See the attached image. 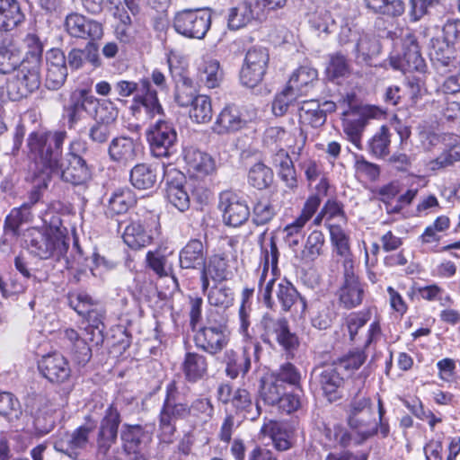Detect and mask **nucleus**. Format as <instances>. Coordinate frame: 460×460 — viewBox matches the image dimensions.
<instances>
[{
  "mask_svg": "<svg viewBox=\"0 0 460 460\" xmlns=\"http://www.w3.org/2000/svg\"><path fill=\"white\" fill-rule=\"evenodd\" d=\"M27 146L30 157L41 166L34 173L29 201L22 204L31 209L40 200L41 190L48 189L53 181L52 175L58 172V131L32 132L29 135Z\"/></svg>",
  "mask_w": 460,
  "mask_h": 460,
  "instance_id": "1",
  "label": "nucleus"
},
{
  "mask_svg": "<svg viewBox=\"0 0 460 460\" xmlns=\"http://www.w3.org/2000/svg\"><path fill=\"white\" fill-rule=\"evenodd\" d=\"M42 221V230L29 228L22 234V246L33 256L47 260L54 255L58 247V217L54 207L43 213Z\"/></svg>",
  "mask_w": 460,
  "mask_h": 460,
  "instance_id": "2",
  "label": "nucleus"
},
{
  "mask_svg": "<svg viewBox=\"0 0 460 460\" xmlns=\"http://www.w3.org/2000/svg\"><path fill=\"white\" fill-rule=\"evenodd\" d=\"M354 94H347L346 98L340 102L343 108V131L348 136L349 141L358 148L360 146L362 132L370 119H376L383 115L382 111L376 106L364 105L354 106Z\"/></svg>",
  "mask_w": 460,
  "mask_h": 460,
  "instance_id": "3",
  "label": "nucleus"
},
{
  "mask_svg": "<svg viewBox=\"0 0 460 460\" xmlns=\"http://www.w3.org/2000/svg\"><path fill=\"white\" fill-rule=\"evenodd\" d=\"M85 145L80 140L71 142L66 157L59 164L60 177L64 181L74 185L86 182L91 178V172L81 154Z\"/></svg>",
  "mask_w": 460,
  "mask_h": 460,
  "instance_id": "4",
  "label": "nucleus"
},
{
  "mask_svg": "<svg viewBox=\"0 0 460 460\" xmlns=\"http://www.w3.org/2000/svg\"><path fill=\"white\" fill-rule=\"evenodd\" d=\"M121 447L128 460H148L147 447L152 433L140 424L124 423L120 429Z\"/></svg>",
  "mask_w": 460,
  "mask_h": 460,
  "instance_id": "5",
  "label": "nucleus"
},
{
  "mask_svg": "<svg viewBox=\"0 0 460 460\" xmlns=\"http://www.w3.org/2000/svg\"><path fill=\"white\" fill-rule=\"evenodd\" d=\"M150 150L155 157H170L176 152L177 132L172 122L158 119L146 130Z\"/></svg>",
  "mask_w": 460,
  "mask_h": 460,
  "instance_id": "6",
  "label": "nucleus"
},
{
  "mask_svg": "<svg viewBox=\"0 0 460 460\" xmlns=\"http://www.w3.org/2000/svg\"><path fill=\"white\" fill-rule=\"evenodd\" d=\"M211 25V14L205 9H185L178 12L173 19L175 31L187 38L203 39Z\"/></svg>",
  "mask_w": 460,
  "mask_h": 460,
  "instance_id": "7",
  "label": "nucleus"
},
{
  "mask_svg": "<svg viewBox=\"0 0 460 460\" xmlns=\"http://www.w3.org/2000/svg\"><path fill=\"white\" fill-rule=\"evenodd\" d=\"M256 117L257 111L253 108L229 104L217 115L212 130L217 135L234 133L243 128L247 123L255 119Z\"/></svg>",
  "mask_w": 460,
  "mask_h": 460,
  "instance_id": "8",
  "label": "nucleus"
},
{
  "mask_svg": "<svg viewBox=\"0 0 460 460\" xmlns=\"http://www.w3.org/2000/svg\"><path fill=\"white\" fill-rule=\"evenodd\" d=\"M228 332L226 324L207 320L205 326L199 328L194 335L196 347L209 355H217L228 344Z\"/></svg>",
  "mask_w": 460,
  "mask_h": 460,
  "instance_id": "9",
  "label": "nucleus"
},
{
  "mask_svg": "<svg viewBox=\"0 0 460 460\" xmlns=\"http://www.w3.org/2000/svg\"><path fill=\"white\" fill-rule=\"evenodd\" d=\"M269 52L262 47L251 48L244 58L240 71V81L246 87L253 88L263 79L269 63Z\"/></svg>",
  "mask_w": 460,
  "mask_h": 460,
  "instance_id": "10",
  "label": "nucleus"
},
{
  "mask_svg": "<svg viewBox=\"0 0 460 460\" xmlns=\"http://www.w3.org/2000/svg\"><path fill=\"white\" fill-rule=\"evenodd\" d=\"M261 324L263 328L261 338L264 343L271 345L273 341H277L286 350H291L297 347L298 339L295 333L290 332L286 318H274L265 314Z\"/></svg>",
  "mask_w": 460,
  "mask_h": 460,
  "instance_id": "11",
  "label": "nucleus"
},
{
  "mask_svg": "<svg viewBox=\"0 0 460 460\" xmlns=\"http://www.w3.org/2000/svg\"><path fill=\"white\" fill-rule=\"evenodd\" d=\"M132 115L140 119L142 111L146 119H153L158 115H164V109L159 102L156 89L151 84L149 77L140 79V93L133 97L130 106Z\"/></svg>",
  "mask_w": 460,
  "mask_h": 460,
  "instance_id": "12",
  "label": "nucleus"
},
{
  "mask_svg": "<svg viewBox=\"0 0 460 460\" xmlns=\"http://www.w3.org/2000/svg\"><path fill=\"white\" fill-rule=\"evenodd\" d=\"M217 396L222 403H231L235 411L245 419L253 420L260 415V407H254L252 396L246 389L234 390L229 384H221L217 387Z\"/></svg>",
  "mask_w": 460,
  "mask_h": 460,
  "instance_id": "13",
  "label": "nucleus"
},
{
  "mask_svg": "<svg viewBox=\"0 0 460 460\" xmlns=\"http://www.w3.org/2000/svg\"><path fill=\"white\" fill-rule=\"evenodd\" d=\"M40 84L37 66L22 64L16 75L7 84V95L13 102L27 98Z\"/></svg>",
  "mask_w": 460,
  "mask_h": 460,
  "instance_id": "14",
  "label": "nucleus"
},
{
  "mask_svg": "<svg viewBox=\"0 0 460 460\" xmlns=\"http://www.w3.org/2000/svg\"><path fill=\"white\" fill-rule=\"evenodd\" d=\"M391 66L403 73L407 72H423L426 64L420 54L416 36L412 32H408L402 39V53L398 57H391Z\"/></svg>",
  "mask_w": 460,
  "mask_h": 460,
  "instance_id": "15",
  "label": "nucleus"
},
{
  "mask_svg": "<svg viewBox=\"0 0 460 460\" xmlns=\"http://www.w3.org/2000/svg\"><path fill=\"white\" fill-rule=\"evenodd\" d=\"M120 414L117 408L111 404L105 411V415L101 420L97 436V456L101 460H106L112 445L117 441L118 429L120 423Z\"/></svg>",
  "mask_w": 460,
  "mask_h": 460,
  "instance_id": "16",
  "label": "nucleus"
},
{
  "mask_svg": "<svg viewBox=\"0 0 460 460\" xmlns=\"http://www.w3.org/2000/svg\"><path fill=\"white\" fill-rule=\"evenodd\" d=\"M59 254L63 251L68 252L69 246L72 243L73 247L70 252V255L65 256L66 270L70 282L77 283L80 281L81 277L85 273L82 270L83 256L81 249L78 245V241L75 238V233L71 234L66 227L62 228L61 222L59 221Z\"/></svg>",
  "mask_w": 460,
  "mask_h": 460,
  "instance_id": "17",
  "label": "nucleus"
},
{
  "mask_svg": "<svg viewBox=\"0 0 460 460\" xmlns=\"http://www.w3.org/2000/svg\"><path fill=\"white\" fill-rule=\"evenodd\" d=\"M142 154V145L138 139L121 135L111 139L108 146V155L119 166L128 167Z\"/></svg>",
  "mask_w": 460,
  "mask_h": 460,
  "instance_id": "18",
  "label": "nucleus"
},
{
  "mask_svg": "<svg viewBox=\"0 0 460 460\" xmlns=\"http://www.w3.org/2000/svg\"><path fill=\"white\" fill-rule=\"evenodd\" d=\"M167 200L181 212L190 208V196L184 187L185 176L175 168L164 172Z\"/></svg>",
  "mask_w": 460,
  "mask_h": 460,
  "instance_id": "19",
  "label": "nucleus"
},
{
  "mask_svg": "<svg viewBox=\"0 0 460 460\" xmlns=\"http://www.w3.org/2000/svg\"><path fill=\"white\" fill-rule=\"evenodd\" d=\"M363 288L354 272V266L349 261L343 269V284L338 291L340 304L346 309H351L362 303Z\"/></svg>",
  "mask_w": 460,
  "mask_h": 460,
  "instance_id": "20",
  "label": "nucleus"
},
{
  "mask_svg": "<svg viewBox=\"0 0 460 460\" xmlns=\"http://www.w3.org/2000/svg\"><path fill=\"white\" fill-rule=\"evenodd\" d=\"M65 28L67 33L75 38L95 41L102 37V23L89 20L79 13H70L65 21Z\"/></svg>",
  "mask_w": 460,
  "mask_h": 460,
  "instance_id": "21",
  "label": "nucleus"
},
{
  "mask_svg": "<svg viewBox=\"0 0 460 460\" xmlns=\"http://www.w3.org/2000/svg\"><path fill=\"white\" fill-rule=\"evenodd\" d=\"M219 208L225 223L234 227L243 225L250 216L247 204L232 192L220 194Z\"/></svg>",
  "mask_w": 460,
  "mask_h": 460,
  "instance_id": "22",
  "label": "nucleus"
},
{
  "mask_svg": "<svg viewBox=\"0 0 460 460\" xmlns=\"http://www.w3.org/2000/svg\"><path fill=\"white\" fill-rule=\"evenodd\" d=\"M258 346H244L241 352L227 349L224 355L226 362V373L232 379L236 378L240 374L246 375L251 368L252 354L255 353Z\"/></svg>",
  "mask_w": 460,
  "mask_h": 460,
  "instance_id": "23",
  "label": "nucleus"
},
{
  "mask_svg": "<svg viewBox=\"0 0 460 460\" xmlns=\"http://www.w3.org/2000/svg\"><path fill=\"white\" fill-rule=\"evenodd\" d=\"M313 376L327 396L335 394L343 385L345 379L344 373L334 362L314 368ZM329 400L332 398L330 397Z\"/></svg>",
  "mask_w": 460,
  "mask_h": 460,
  "instance_id": "24",
  "label": "nucleus"
},
{
  "mask_svg": "<svg viewBox=\"0 0 460 460\" xmlns=\"http://www.w3.org/2000/svg\"><path fill=\"white\" fill-rule=\"evenodd\" d=\"M161 179L158 165L148 163L135 164L129 171V182L137 190H147L155 188Z\"/></svg>",
  "mask_w": 460,
  "mask_h": 460,
  "instance_id": "25",
  "label": "nucleus"
},
{
  "mask_svg": "<svg viewBox=\"0 0 460 460\" xmlns=\"http://www.w3.org/2000/svg\"><path fill=\"white\" fill-rule=\"evenodd\" d=\"M184 160L188 172L197 178L213 174L217 171L215 159L208 153L198 149L186 150Z\"/></svg>",
  "mask_w": 460,
  "mask_h": 460,
  "instance_id": "26",
  "label": "nucleus"
},
{
  "mask_svg": "<svg viewBox=\"0 0 460 460\" xmlns=\"http://www.w3.org/2000/svg\"><path fill=\"white\" fill-rule=\"evenodd\" d=\"M207 261V250L199 239H190L180 251V267L185 270H200Z\"/></svg>",
  "mask_w": 460,
  "mask_h": 460,
  "instance_id": "27",
  "label": "nucleus"
},
{
  "mask_svg": "<svg viewBox=\"0 0 460 460\" xmlns=\"http://www.w3.org/2000/svg\"><path fill=\"white\" fill-rule=\"evenodd\" d=\"M258 10L252 0H243L236 6L231 7L227 14L228 28L233 31L239 30L252 19H261Z\"/></svg>",
  "mask_w": 460,
  "mask_h": 460,
  "instance_id": "28",
  "label": "nucleus"
},
{
  "mask_svg": "<svg viewBox=\"0 0 460 460\" xmlns=\"http://www.w3.org/2000/svg\"><path fill=\"white\" fill-rule=\"evenodd\" d=\"M25 21L19 0H0V31H11Z\"/></svg>",
  "mask_w": 460,
  "mask_h": 460,
  "instance_id": "29",
  "label": "nucleus"
},
{
  "mask_svg": "<svg viewBox=\"0 0 460 460\" xmlns=\"http://www.w3.org/2000/svg\"><path fill=\"white\" fill-rule=\"evenodd\" d=\"M261 432L271 438L277 450L286 451L291 447L293 429L289 423L270 420L262 426Z\"/></svg>",
  "mask_w": 460,
  "mask_h": 460,
  "instance_id": "30",
  "label": "nucleus"
},
{
  "mask_svg": "<svg viewBox=\"0 0 460 460\" xmlns=\"http://www.w3.org/2000/svg\"><path fill=\"white\" fill-rule=\"evenodd\" d=\"M136 202V196L129 188H118L111 193L107 199L105 214L110 217L125 214Z\"/></svg>",
  "mask_w": 460,
  "mask_h": 460,
  "instance_id": "31",
  "label": "nucleus"
},
{
  "mask_svg": "<svg viewBox=\"0 0 460 460\" xmlns=\"http://www.w3.org/2000/svg\"><path fill=\"white\" fill-rule=\"evenodd\" d=\"M325 237L323 232L314 230L307 236L303 249L295 251V259L300 263L308 264L323 254Z\"/></svg>",
  "mask_w": 460,
  "mask_h": 460,
  "instance_id": "32",
  "label": "nucleus"
},
{
  "mask_svg": "<svg viewBox=\"0 0 460 460\" xmlns=\"http://www.w3.org/2000/svg\"><path fill=\"white\" fill-rule=\"evenodd\" d=\"M276 296L282 310L288 312L294 307L296 312L304 313L306 309V302L297 292L296 288L288 280L282 279L276 290Z\"/></svg>",
  "mask_w": 460,
  "mask_h": 460,
  "instance_id": "33",
  "label": "nucleus"
},
{
  "mask_svg": "<svg viewBox=\"0 0 460 460\" xmlns=\"http://www.w3.org/2000/svg\"><path fill=\"white\" fill-rule=\"evenodd\" d=\"M207 358L198 352H187L181 363V370L185 379L190 383L201 380L208 374Z\"/></svg>",
  "mask_w": 460,
  "mask_h": 460,
  "instance_id": "34",
  "label": "nucleus"
},
{
  "mask_svg": "<svg viewBox=\"0 0 460 460\" xmlns=\"http://www.w3.org/2000/svg\"><path fill=\"white\" fill-rule=\"evenodd\" d=\"M430 59L438 70L450 68L455 66V46L444 39L433 38L430 40Z\"/></svg>",
  "mask_w": 460,
  "mask_h": 460,
  "instance_id": "35",
  "label": "nucleus"
},
{
  "mask_svg": "<svg viewBox=\"0 0 460 460\" xmlns=\"http://www.w3.org/2000/svg\"><path fill=\"white\" fill-rule=\"evenodd\" d=\"M123 242L132 250H140L152 243V236L140 220H131L122 234Z\"/></svg>",
  "mask_w": 460,
  "mask_h": 460,
  "instance_id": "36",
  "label": "nucleus"
},
{
  "mask_svg": "<svg viewBox=\"0 0 460 460\" xmlns=\"http://www.w3.org/2000/svg\"><path fill=\"white\" fill-rule=\"evenodd\" d=\"M265 235L266 232H263L259 237V242L261 243V259L263 261V270L259 281L260 286H261L262 283L265 281L266 275L268 273L270 267L271 268V272L274 277L277 275V272L279 271L278 261L279 257V252L277 246L276 237L274 235H271L269 240V243H264L263 239L265 238Z\"/></svg>",
  "mask_w": 460,
  "mask_h": 460,
  "instance_id": "37",
  "label": "nucleus"
},
{
  "mask_svg": "<svg viewBox=\"0 0 460 460\" xmlns=\"http://www.w3.org/2000/svg\"><path fill=\"white\" fill-rule=\"evenodd\" d=\"M178 390L175 382H171L166 386V397L160 411L163 415L176 421L190 415L189 406L179 402L177 400Z\"/></svg>",
  "mask_w": 460,
  "mask_h": 460,
  "instance_id": "38",
  "label": "nucleus"
},
{
  "mask_svg": "<svg viewBox=\"0 0 460 460\" xmlns=\"http://www.w3.org/2000/svg\"><path fill=\"white\" fill-rule=\"evenodd\" d=\"M22 64L31 62L22 58L21 50L13 42L0 45V74H10L21 68Z\"/></svg>",
  "mask_w": 460,
  "mask_h": 460,
  "instance_id": "39",
  "label": "nucleus"
},
{
  "mask_svg": "<svg viewBox=\"0 0 460 460\" xmlns=\"http://www.w3.org/2000/svg\"><path fill=\"white\" fill-rule=\"evenodd\" d=\"M317 70L310 66H300L291 75L288 91L293 92L295 94H305L314 82L317 80Z\"/></svg>",
  "mask_w": 460,
  "mask_h": 460,
  "instance_id": "40",
  "label": "nucleus"
},
{
  "mask_svg": "<svg viewBox=\"0 0 460 460\" xmlns=\"http://www.w3.org/2000/svg\"><path fill=\"white\" fill-rule=\"evenodd\" d=\"M348 424L362 443L377 433L378 424L372 412L369 415L348 416Z\"/></svg>",
  "mask_w": 460,
  "mask_h": 460,
  "instance_id": "41",
  "label": "nucleus"
},
{
  "mask_svg": "<svg viewBox=\"0 0 460 460\" xmlns=\"http://www.w3.org/2000/svg\"><path fill=\"white\" fill-rule=\"evenodd\" d=\"M299 121L303 125L319 128L325 123V115L321 111V104L316 100L304 101L298 108Z\"/></svg>",
  "mask_w": 460,
  "mask_h": 460,
  "instance_id": "42",
  "label": "nucleus"
},
{
  "mask_svg": "<svg viewBox=\"0 0 460 460\" xmlns=\"http://www.w3.org/2000/svg\"><path fill=\"white\" fill-rule=\"evenodd\" d=\"M273 164L279 167V175L289 189L297 186L296 173L288 154L280 148L273 157Z\"/></svg>",
  "mask_w": 460,
  "mask_h": 460,
  "instance_id": "43",
  "label": "nucleus"
},
{
  "mask_svg": "<svg viewBox=\"0 0 460 460\" xmlns=\"http://www.w3.org/2000/svg\"><path fill=\"white\" fill-rule=\"evenodd\" d=\"M379 40L372 34L362 32L357 39L354 48L356 58L358 63L368 62L370 58L380 53Z\"/></svg>",
  "mask_w": 460,
  "mask_h": 460,
  "instance_id": "44",
  "label": "nucleus"
},
{
  "mask_svg": "<svg viewBox=\"0 0 460 460\" xmlns=\"http://www.w3.org/2000/svg\"><path fill=\"white\" fill-rule=\"evenodd\" d=\"M63 342L66 347H70L75 359L79 364H84L92 357V351L87 342L79 337L78 333L73 329H66L64 333Z\"/></svg>",
  "mask_w": 460,
  "mask_h": 460,
  "instance_id": "45",
  "label": "nucleus"
},
{
  "mask_svg": "<svg viewBox=\"0 0 460 460\" xmlns=\"http://www.w3.org/2000/svg\"><path fill=\"white\" fill-rule=\"evenodd\" d=\"M189 107V116L193 122L204 124L211 120L213 110L211 100L208 95L199 94Z\"/></svg>",
  "mask_w": 460,
  "mask_h": 460,
  "instance_id": "46",
  "label": "nucleus"
},
{
  "mask_svg": "<svg viewBox=\"0 0 460 460\" xmlns=\"http://www.w3.org/2000/svg\"><path fill=\"white\" fill-rule=\"evenodd\" d=\"M272 170L263 163H256L248 172V182L257 190H265L273 182Z\"/></svg>",
  "mask_w": 460,
  "mask_h": 460,
  "instance_id": "47",
  "label": "nucleus"
},
{
  "mask_svg": "<svg viewBox=\"0 0 460 460\" xmlns=\"http://www.w3.org/2000/svg\"><path fill=\"white\" fill-rule=\"evenodd\" d=\"M31 218L32 215L27 205H21L19 208H14L5 217L4 231L6 233H12L13 236H17L19 234L20 226L23 223L30 222Z\"/></svg>",
  "mask_w": 460,
  "mask_h": 460,
  "instance_id": "48",
  "label": "nucleus"
},
{
  "mask_svg": "<svg viewBox=\"0 0 460 460\" xmlns=\"http://www.w3.org/2000/svg\"><path fill=\"white\" fill-rule=\"evenodd\" d=\"M330 235L331 241L335 246L338 255L343 258V269H345V263L347 261L350 262L351 266H354L349 249V237L345 232L339 226H331Z\"/></svg>",
  "mask_w": 460,
  "mask_h": 460,
  "instance_id": "49",
  "label": "nucleus"
},
{
  "mask_svg": "<svg viewBox=\"0 0 460 460\" xmlns=\"http://www.w3.org/2000/svg\"><path fill=\"white\" fill-rule=\"evenodd\" d=\"M93 111L95 122L115 127L119 111L111 100H98Z\"/></svg>",
  "mask_w": 460,
  "mask_h": 460,
  "instance_id": "50",
  "label": "nucleus"
},
{
  "mask_svg": "<svg viewBox=\"0 0 460 460\" xmlns=\"http://www.w3.org/2000/svg\"><path fill=\"white\" fill-rule=\"evenodd\" d=\"M222 77L223 72L217 59H208L204 61L200 67V80L204 82L208 88L218 86Z\"/></svg>",
  "mask_w": 460,
  "mask_h": 460,
  "instance_id": "51",
  "label": "nucleus"
},
{
  "mask_svg": "<svg viewBox=\"0 0 460 460\" xmlns=\"http://www.w3.org/2000/svg\"><path fill=\"white\" fill-rule=\"evenodd\" d=\"M390 143L389 129L383 126L369 140L368 149L373 155L384 157L389 154Z\"/></svg>",
  "mask_w": 460,
  "mask_h": 460,
  "instance_id": "52",
  "label": "nucleus"
},
{
  "mask_svg": "<svg viewBox=\"0 0 460 460\" xmlns=\"http://www.w3.org/2000/svg\"><path fill=\"white\" fill-rule=\"evenodd\" d=\"M326 74L330 80L348 76L350 74V66L346 57L341 53L332 55L326 67Z\"/></svg>",
  "mask_w": 460,
  "mask_h": 460,
  "instance_id": "53",
  "label": "nucleus"
},
{
  "mask_svg": "<svg viewBox=\"0 0 460 460\" xmlns=\"http://www.w3.org/2000/svg\"><path fill=\"white\" fill-rule=\"evenodd\" d=\"M284 392V387L275 378L261 380L260 395L265 403L277 405Z\"/></svg>",
  "mask_w": 460,
  "mask_h": 460,
  "instance_id": "54",
  "label": "nucleus"
},
{
  "mask_svg": "<svg viewBox=\"0 0 460 460\" xmlns=\"http://www.w3.org/2000/svg\"><path fill=\"white\" fill-rule=\"evenodd\" d=\"M208 303L217 307L228 308L234 302V292L225 285L215 286L208 294Z\"/></svg>",
  "mask_w": 460,
  "mask_h": 460,
  "instance_id": "55",
  "label": "nucleus"
},
{
  "mask_svg": "<svg viewBox=\"0 0 460 460\" xmlns=\"http://www.w3.org/2000/svg\"><path fill=\"white\" fill-rule=\"evenodd\" d=\"M440 4L441 0H409V21L411 22L420 21L430 9L436 8Z\"/></svg>",
  "mask_w": 460,
  "mask_h": 460,
  "instance_id": "56",
  "label": "nucleus"
},
{
  "mask_svg": "<svg viewBox=\"0 0 460 460\" xmlns=\"http://www.w3.org/2000/svg\"><path fill=\"white\" fill-rule=\"evenodd\" d=\"M199 95L190 78L183 77L176 85L175 101L181 107H189Z\"/></svg>",
  "mask_w": 460,
  "mask_h": 460,
  "instance_id": "57",
  "label": "nucleus"
},
{
  "mask_svg": "<svg viewBox=\"0 0 460 460\" xmlns=\"http://www.w3.org/2000/svg\"><path fill=\"white\" fill-rule=\"evenodd\" d=\"M367 356L362 350L350 351L346 356L334 361L336 366L346 376L354 370L358 369L366 361Z\"/></svg>",
  "mask_w": 460,
  "mask_h": 460,
  "instance_id": "58",
  "label": "nucleus"
},
{
  "mask_svg": "<svg viewBox=\"0 0 460 460\" xmlns=\"http://www.w3.org/2000/svg\"><path fill=\"white\" fill-rule=\"evenodd\" d=\"M203 268L210 273V279L213 280L221 281L226 279L228 264L224 254L211 256L208 263H205Z\"/></svg>",
  "mask_w": 460,
  "mask_h": 460,
  "instance_id": "59",
  "label": "nucleus"
},
{
  "mask_svg": "<svg viewBox=\"0 0 460 460\" xmlns=\"http://www.w3.org/2000/svg\"><path fill=\"white\" fill-rule=\"evenodd\" d=\"M309 23L316 31L330 33V28L333 25L334 20L328 10L325 8H317L310 14Z\"/></svg>",
  "mask_w": 460,
  "mask_h": 460,
  "instance_id": "60",
  "label": "nucleus"
},
{
  "mask_svg": "<svg viewBox=\"0 0 460 460\" xmlns=\"http://www.w3.org/2000/svg\"><path fill=\"white\" fill-rule=\"evenodd\" d=\"M279 384L286 383L294 385L295 388H301V375L297 368L291 363H285L272 375Z\"/></svg>",
  "mask_w": 460,
  "mask_h": 460,
  "instance_id": "61",
  "label": "nucleus"
},
{
  "mask_svg": "<svg viewBox=\"0 0 460 460\" xmlns=\"http://www.w3.org/2000/svg\"><path fill=\"white\" fill-rule=\"evenodd\" d=\"M370 315L369 311H360L351 313L344 319V326L349 332L350 341L355 340L358 330L370 320Z\"/></svg>",
  "mask_w": 460,
  "mask_h": 460,
  "instance_id": "62",
  "label": "nucleus"
},
{
  "mask_svg": "<svg viewBox=\"0 0 460 460\" xmlns=\"http://www.w3.org/2000/svg\"><path fill=\"white\" fill-rule=\"evenodd\" d=\"M22 413L21 403L18 399L9 392L0 393V414L8 418H18Z\"/></svg>",
  "mask_w": 460,
  "mask_h": 460,
  "instance_id": "63",
  "label": "nucleus"
},
{
  "mask_svg": "<svg viewBox=\"0 0 460 460\" xmlns=\"http://www.w3.org/2000/svg\"><path fill=\"white\" fill-rule=\"evenodd\" d=\"M302 388H295L292 393L284 392L277 404L279 409L288 414L298 411L302 406Z\"/></svg>",
  "mask_w": 460,
  "mask_h": 460,
  "instance_id": "64",
  "label": "nucleus"
}]
</instances>
